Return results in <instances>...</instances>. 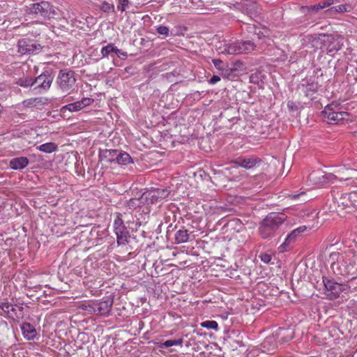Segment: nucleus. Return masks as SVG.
<instances>
[{
	"label": "nucleus",
	"instance_id": "obj_47",
	"mask_svg": "<svg viewBox=\"0 0 357 357\" xmlns=\"http://www.w3.org/2000/svg\"><path fill=\"white\" fill-rule=\"evenodd\" d=\"M328 5H330V3H326L325 6L326 7V6H328Z\"/></svg>",
	"mask_w": 357,
	"mask_h": 357
},
{
	"label": "nucleus",
	"instance_id": "obj_21",
	"mask_svg": "<svg viewBox=\"0 0 357 357\" xmlns=\"http://www.w3.org/2000/svg\"><path fill=\"white\" fill-rule=\"evenodd\" d=\"M189 240V234L188 230L182 229L178 230L175 234V242L177 244L188 242Z\"/></svg>",
	"mask_w": 357,
	"mask_h": 357
},
{
	"label": "nucleus",
	"instance_id": "obj_16",
	"mask_svg": "<svg viewBox=\"0 0 357 357\" xmlns=\"http://www.w3.org/2000/svg\"><path fill=\"white\" fill-rule=\"evenodd\" d=\"M23 75L16 79V84L23 88H33V77L31 73L26 70V73H24V69L22 68Z\"/></svg>",
	"mask_w": 357,
	"mask_h": 357
},
{
	"label": "nucleus",
	"instance_id": "obj_26",
	"mask_svg": "<svg viewBox=\"0 0 357 357\" xmlns=\"http://www.w3.org/2000/svg\"><path fill=\"white\" fill-rule=\"evenodd\" d=\"M144 203L146 202L145 200H142V197L140 198H132L127 202V206L130 209L133 210Z\"/></svg>",
	"mask_w": 357,
	"mask_h": 357
},
{
	"label": "nucleus",
	"instance_id": "obj_20",
	"mask_svg": "<svg viewBox=\"0 0 357 357\" xmlns=\"http://www.w3.org/2000/svg\"><path fill=\"white\" fill-rule=\"evenodd\" d=\"M132 162V158L128 153L118 150L114 163L122 166Z\"/></svg>",
	"mask_w": 357,
	"mask_h": 357
},
{
	"label": "nucleus",
	"instance_id": "obj_39",
	"mask_svg": "<svg viewBox=\"0 0 357 357\" xmlns=\"http://www.w3.org/2000/svg\"><path fill=\"white\" fill-rule=\"evenodd\" d=\"M321 172H320L319 171H317V172H312V174H310V178L311 180L314 181V182H317V183H321V182H324V181H321L319 178V179L317 181V174H321Z\"/></svg>",
	"mask_w": 357,
	"mask_h": 357
},
{
	"label": "nucleus",
	"instance_id": "obj_44",
	"mask_svg": "<svg viewBox=\"0 0 357 357\" xmlns=\"http://www.w3.org/2000/svg\"><path fill=\"white\" fill-rule=\"evenodd\" d=\"M325 7L324 5H321V3H318L317 5H314L312 7V9L314 10L317 11L319 9L324 8Z\"/></svg>",
	"mask_w": 357,
	"mask_h": 357
},
{
	"label": "nucleus",
	"instance_id": "obj_12",
	"mask_svg": "<svg viewBox=\"0 0 357 357\" xmlns=\"http://www.w3.org/2000/svg\"><path fill=\"white\" fill-rule=\"evenodd\" d=\"M261 160L257 157H239L234 160L232 162L237 166L245 169H251L260 163Z\"/></svg>",
	"mask_w": 357,
	"mask_h": 357
},
{
	"label": "nucleus",
	"instance_id": "obj_33",
	"mask_svg": "<svg viewBox=\"0 0 357 357\" xmlns=\"http://www.w3.org/2000/svg\"><path fill=\"white\" fill-rule=\"evenodd\" d=\"M155 30L157 33L160 35H163L165 36H168L169 34V30L167 26L160 25L156 26Z\"/></svg>",
	"mask_w": 357,
	"mask_h": 357
},
{
	"label": "nucleus",
	"instance_id": "obj_5",
	"mask_svg": "<svg viewBox=\"0 0 357 357\" xmlns=\"http://www.w3.org/2000/svg\"><path fill=\"white\" fill-rule=\"evenodd\" d=\"M54 77L48 71H45L40 75L33 77L32 91L36 94L46 93L53 82Z\"/></svg>",
	"mask_w": 357,
	"mask_h": 357
},
{
	"label": "nucleus",
	"instance_id": "obj_24",
	"mask_svg": "<svg viewBox=\"0 0 357 357\" xmlns=\"http://www.w3.org/2000/svg\"><path fill=\"white\" fill-rule=\"evenodd\" d=\"M238 42L225 44L222 52H227L229 54H239Z\"/></svg>",
	"mask_w": 357,
	"mask_h": 357
},
{
	"label": "nucleus",
	"instance_id": "obj_35",
	"mask_svg": "<svg viewBox=\"0 0 357 357\" xmlns=\"http://www.w3.org/2000/svg\"><path fill=\"white\" fill-rule=\"evenodd\" d=\"M129 4L128 0H119V4L117 6V9L121 12H123L126 10V8Z\"/></svg>",
	"mask_w": 357,
	"mask_h": 357
},
{
	"label": "nucleus",
	"instance_id": "obj_25",
	"mask_svg": "<svg viewBox=\"0 0 357 357\" xmlns=\"http://www.w3.org/2000/svg\"><path fill=\"white\" fill-rule=\"evenodd\" d=\"M0 309L8 314L9 317H13L17 314L15 308L9 303L0 302Z\"/></svg>",
	"mask_w": 357,
	"mask_h": 357
},
{
	"label": "nucleus",
	"instance_id": "obj_41",
	"mask_svg": "<svg viewBox=\"0 0 357 357\" xmlns=\"http://www.w3.org/2000/svg\"><path fill=\"white\" fill-rule=\"evenodd\" d=\"M213 63L216 68L222 69V66L223 64L222 61L220 59H213Z\"/></svg>",
	"mask_w": 357,
	"mask_h": 357
},
{
	"label": "nucleus",
	"instance_id": "obj_7",
	"mask_svg": "<svg viewBox=\"0 0 357 357\" xmlns=\"http://www.w3.org/2000/svg\"><path fill=\"white\" fill-rule=\"evenodd\" d=\"M322 279L326 289V295L331 300L337 298L341 292L345 291L349 288L347 285L340 284L326 277H323Z\"/></svg>",
	"mask_w": 357,
	"mask_h": 357
},
{
	"label": "nucleus",
	"instance_id": "obj_1",
	"mask_svg": "<svg viewBox=\"0 0 357 357\" xmlns=\"http://www.w3.org/2000/svg\"><path fill=\"white\" fill-rule=\"evenodd\" d=\"M285 217L283 214L268 213L260 222L259 234L263 239H271L278 234V231L284 223Z\"/></svg>",
	"mask_w": 357,
	"mask_h": 357
},
{
	"label": "nucleus",
	"instance_id": "obj_42",
	"mask_svg": "<svg viewBox=\"0 0 357 357\" xmlns=\"http://www.w3.org/2000/svg\"><path fill=\"white\" fill-rule=\"evenodd\" d=\"M220 80V77L218 75H213L208 82L211 84H215Z\"/></svg>",
	"mask_w": 357,
	"mask_h": 357
},
{
	"label": "nucleus",
	"instance_id": "obj_43",
	"mask_svg": "<svg viewBox=\"0 0 357 357\" xmlns=\"http://www.w3.org/2000/svg\"><path fill=\"white\" fill-rule=\"evenodd\" d=\"M305 195V193L304 192H302L299 194H292V195H289V197H291V199L293 200H296L298 198H300L301 197H303Z\"/></svg>",
	"mask_w": 357,
	"mask_h": 357
},
{
	"label": "nucleus",
	"instance_id": "obj_8",
	"mask_svg": "<svg viewBox=\"0 0 357 357\" xmlns=\"http://www.w3.org/2000/svg\"><path fill=\"white\" fill-rule=\"evenodd\" d=\"M114 229L116 235V241L119 245H125L129 243L130 238L129 231L124 225L122 219L119 216L114 222Z\"/></svg>",
	"mask_w": 357,
	"mask_h": 357
},
{
	"label": "nucleus",
	"instance_id": "obj_15",
	"mask_svg": "<svg viewBox=\"0 0 357 357\" xmlns=\"http://www.w3.org/2000/svg\"><path fill=\"white\" fill-rule=\"evenodd\" d=\"M118 150L105 149L100 151L99 157L102 162L112 164L114 163Z\"/></svg>",
	"mask_w": 357,
	"mask_h": 357
},
{
	"label": "nucleus",
	"instance_id": "obj_46",
	"mask_svg": "<svg viewBox=\"0 0 357 357\" xmlns=\"http://www.w3.org/2000/svg\"><path fill=\"white\" fill-rule=\"evenodd\" d=\"M250 82L252 83H257V76L256 74H252L250 77Z\"/></svg>",
	"mask_w": 357,
	"mask_h": 357
},
{
	"label": "nucleus",
	"instance_id": "obj_28",
	"mask_svg": "<svg viewBox=\"0 0 357 357\" xmlns=\"http://www.w3.org/2000/svg\"><path fill=\"white\" fill-rule=\"evenodd\" d=\"M82 109V105L80 104L79 100L73 103L68 104L65 106H63L61 109V110H66L68 109V111L73 112H78Z\"/></svg>",
	"mask_w": 357,
	"mask_h": 357
},
{
	"label": "nucleus",
	"instance_id": "obj_18",
	"mask_svg": "<svg viewBox=\"0 0 357 357\" xmlns=\"http://www.w3.org/2000/svg\"><path fill=\"white\" fill-rule=\"evenodd\" d=\"M336 202L337 206L340 209H346L348 212H351L352 210V204L351 199H349L347 193L342 194L340 197L336 198Z\"/></svg>",
	"mask_w": 357,
	"mask_h": 357
},
{
	"label": "nucleus",
	"instance_id": "obj_10",
	"mask_svg": "<svg viewBox=\"0 0 357 357\" xmlns=\"http://www.w3.org/2000/svg\"><path fill=\"white\" fill-rule=\"evenodd\" d=\"M18 52L21 54H36L40 52L43 47L38 43L29 38H23L17 43Z\"/></svg>",
	"mask_w": 357,
	"mask_h": 357
},
{
	"label": "nucleus",
	"instance_id": "obj_19",
	"mask_svg": "<svg viewBox=\"0 0 357 357\" xmlns=\"http://www.w3.org/2000/svg\"><path fill=\"white\" fill-rule=\"evenodd\" d=\"M21 330L24 338L28 340H33L37 335V332L34 326L29 323H24L21 326Z\"/></svg>",
	"mask_w": 357,
	"mask_h": 357
},
{
	"label": "nucleus",
	"instance_id": "obj_32",
	"mask_svg": "<svg viewBox=\"0 0 357 357\" xmlns=\"http://www.w3.org/2000/svg\"><path fill=\"white\" fill-rule=\"evenodd\" d=\"M26 106H36L38 105H43V101L42 98H35L26 100L24 102Z\"/></svg>",
	"mask_w": 357,
	"mask_h": 357
},
{
	"label": "nucleus",
	"instance_id": "obj_22",
	"mask_svg": "<svg viewBox=\"0 0 357 357\" xmlns=\"http://www.w3.org/2000/svg\"><path fill=\"white\" fill-rule=\"evenodd\" d=\"M37 149L42 152L51 153L56 151L58 149V146L55 143L47 142L40 145L37 147Z\"/></svg>",
	"mask_w": 357,
	"mask_h": 357
},
{
	"label": "nucleus",
	"instance_id": "obj_27",
	"mask_svg": "<svg viewBox=\"0 0 357 357\" xmlns=\"http://www.w3.org/2000/svg\"><path fill=\"white\" fill-rule=\"evenodd\" d=\"M243 44L244 54H250L256 50V45L252 40H242Z\"/></svg>",
	"mask_w": 357,
	"mask_h": 357
},
{
	"label": "nucleus",
	"instance_id": "obj_45",
	"mask_svg": "<svg viewBox=\"0 0 357 357\" xmlns=\"http://www.w3.org/2000/svg\"><path fill=\"white\" fill-rule=\"evenodd\" d=\"M238 46H239V47H238L239 54H244L243 41L238 42Z\"/></svg>",
	"mask_w": 357,
	"mask_h": 357
},
{
	"label": "nucleus",
	"instance_id": "obj_17",
	"mask_svg": "<svg viewBox=\"0 0 357 357\" xmlns=\"http://www.w3.org/2000/svg\"><path fill=\"white\" fill-rule=\"evenodd\" d=\"M345 260V256L343 255H339L337 258V262H333L331 264V269L333 273L336 275H347L349 272L348 267L344 266L342 267L339 262L344 261Z\"/></svg>",
	"mask_w": 357,
	"mask_h": 357
},
{
	"label": "nucleus",
	"instance_id": "obj_4",
	"mask_svg": "<svg viewBox=\"0 0 357 357\" xmlns=\"http://www.w3.org/2000/svg\"><path fill=\"white\" fill-rule=\"evenodd\" d=\"M26 12L29 15L40 17L45 20L50 19L55 14L53 6L46 1L30 4L27 6Z\"/></svg>",
	"mask_w": 357,
	"mask_h": 357
},
{
	"label": "nucleus",
	"instance_id": "obj_14",
	"mask_svg": "<svg viewBox=\"0 0 357 357\" xmlns=\"http://www.w3.org/2000/svg\"><path fill=\"white\" fill-rule=\"evenodd\" d=\"M29 163L26 157H17L10 160L9 166L14 170H22L24 169Z\"/></svg>",
	"mask_w": 357,
	"mask_h": 357
},
{
	"label": "nucleus",
	"instance_id": "obj_37",
	"mask_svg": "<svg viewBox=\"0 0 357 357\" xmlns=\"http://www.w3.org/2000/svg\"><path fill=\"white\" fill-rule=\"evenodd\" d=\"M348 6L347 5H344V4H340V5H338V6H334L333 8V9H334L335 11L338 12V13H344V12H348L349 11V10H348Z\"/></svg>",
	"mask_w": 357,
	"mask_h": 357
},
{
	"label": "nucleus",
	"instance_id": "obj_40",
	"mask_svg": "<svg viewBox=\"0 0 357 357\" xmlns=\"http://www.w3.org/2000/svg\"><path fill=\"white\" fill-rule=\"evenodd\" d=\"M261 259L262 261L265 262V263H269L271 260V256L268 254H261Z\"/></svg>",
	"mask_w": 357,
	"mask_h": 357
},
{
	"label": "nucleus",
	"instance_id": "obj_30",
	"mask_svg": "<svg viewBox=\"0 0 357 357\" xmlns=\"http://www.w3.org/2000/svg\"><path fill=\"white\" fill-rule=\"evenodd\" d=\"M100 8L104 13H115L114 6L107 1H103L100 5Z\"/></svg>",
	"mask_w": 357,
	"mask_h": 357
},
{
	"label": "nucleus",
	"instance_id": "obj_36",
	"mask_svg": "<svg viewBox=\"0 0 357 357\" xmlns=\"http://www.w3.org/2000/svg\"><path fill=\"white\" fill-rule=\"evenodd\" d=\"M284 332H285V330L280 328V332L278 333V336L279 337L280 336V340L283 342H288L289 340H290L291 339L293 338L292 333L289 335L284 336L282 334Z\"/></svg>",
	"mask_w": 357,
	"mask_h": 357
},
{
	"label": "nucleus",
	"instance_id": "obj_31",
	"mask_svg": "<svg viewBox=\"0 0 357 357\" xmlns=\"http://www.w3.org/2000/svg\"><path fill=\"white\" fill-rule=\"evenodd\" d=\"M201 326L208 329H214L215 331L218 328L217 321L213 320H207L201 323Z\"/></svg>",
	"mask_w": 357,
	"mask_h": 357
},
{
	"label": "nucleus",
	"instance_id": "obj_9",
	"mask_svg": "<svg viewBox=\"0 0 357 357\" xmlns=\"http://www.w3.org/2000/svg\"><path fill=\"white\" fill-rule=\"evenodd\" d=\"M169 192L166 188H153L143 193L142 198L148 204H155L167 197Z\"/></svg>",
	"mask_w": 357,
	"mask_h": 357
},
{
	"label": "nucleus",
	"instance_id": "obj_6",
	"mask_svg": "<svg viewBox=\"0 0 357 357\" xmlns=\"http://www.w3.org/2000/svg\"><path fill=\"white\" fill-rule=\"evenodd\" d=\"M323 118L331 124L337 123L340 121L344 119L347 116L345 112L339 111V105L332 102L327 105L321 112Z\"/></svg>",
	"mask_w": 357,
	"mask_h": 357
},
{
	"label": "nucleus",
	"instance_id": "obj_29",
	"mask_svg": "<svg viewBox=\"0 0 357 357\" xmlns=\"http://www.w3.org/2000/svg\"><path fill=\"white\" fill-rule=\"evenodd\" d=\"M182 343H183V339H181V338H179L178 340H166L165 342H164L161 344L160 347L169 348V347H171L173 346L181 345Z\"/></svg>",
	"mask_w": 357,
	"mask_h": 357
},
{
	"label": "nucleus",
	"instance_id": "obj_2",
	"mask_svg": "<svg viewBox=\"0 0 357 357\" xmlns=\"http://www.w3.org/2000/svg\"><path fill=\"white\" fill-rule=\"evenodd\" d=\"M114 303V297L111 295L103 297L100 301L84 304L82 308L91 314L101 316H109Z\"/></svg>",
	"mask_w": 357,
	"mask_h": 357
},
{
	"label": "nucleus",
	"instance_id": "obj_38",
	"mask_svg": "<svg viewBox=\"0 0 357 357\" xmlns=\"http://www.w3.org/2000/svg\"><path fill=\"white\" fill-rule=\"evenodd\" d=\"M79 102L83 109L85 107L90 105L93 102V100L89 98H84L79 100Z\"/></svg>",
	"mask_w": 357,
	"mask_h": 357
},
{
	"label": "nucleus",
	"instance_id": "obj_34",
	"mask_svg": "<svg viewBox=\"0 0 357 357\" xmlns=\"http://www.w3.org/2000/svg\"><path fill=\"white\" fill-rule=\"evenodd\" d=\"M349 199L351 201L352 208H357V192L354 191L350 193H347Z\"/></svg>",
	"mask_w": 357,
	"mask_h": 357
},
{
	"label": "nucleus",
	"instance_id": "obj_3",
	"mask_svg": "<svg viewBox=\"0 0 357 357\" xmlns=\"http://www.w3.org/2000/svg\"><path fill=\"white\" fill-rule=\"evenodd\" d=\"M56 82L62 93L70 94L76 89L75 72L68 69L60 70Z\"/></svg>",
	"mask_w": 357,
	"mask_h": 357
},
{
	"label": "nucleus",
	"instance_id": "obj_13",
	"mask_svg": "<svg viewBox=\"0 0 357 357\" xmlns=\"http://www.w3.org/2000/svg\"><path fill=\"white\" fill-rule=\"evenodd\" d=\"M277 349L278 345L275 338L273 336L267 337L259 346V349H260L263 353L268 354H274Z\"/></svg>",
	"mask_w": 357,
	"mask_h": 357
},
{
	"label": "nucleus",
	"instance_id": "obj_11",
	"mask_svg": "<svg viewBox=\"0 0 357 357\" xmlns=\"http://www.w3.org/2000/svg\"><path fill=\"white\" fill-rule=\"evenodd\" d=\"M307 227L305 226H301L289 233L286 238L284 243L280 245L279 250L281 252L287 251L291 243H293L296 238L301 235V233L304 232L306 230Z\"/></svg>",
	"mask_w": 357,
	"mask_h": 357
},
{
	"label": "nucleus",
	"instance_id": "obj_48",
	"mask_svg": "<svg viewBox=\"0 0 357 357\" xmlns=\"http://www.w3.org/2000/svg\"><path fill=\"white\" fill-rule=\"evenodd\" d=\"M354 134H355V136H356V137H357V131H356V132H354Z\"/></svg>",
	"mask_w": 357,
	"mask_h": 357
},
{
	"label": "nucleus",
	"instance_id": "obj_23",
	"mask_svg": "<svg viewBox=\"0 0 357 357\" xmlns=\"http://www.w3.org/2000/svg\"><path fill=\"white\" fill-rule=\"evenodd\" d=\"M121 50H119L116 47L114 46L112 44H109L106 46H104L101 49V55L102 57H107L111 53H115L118 54L120 53Z\"/></svg>",
	"mask_w": 357,
	"mask_h": 357
}]
</instances>
